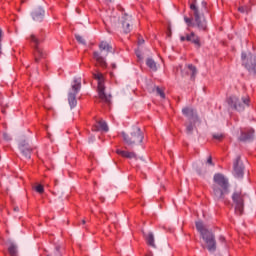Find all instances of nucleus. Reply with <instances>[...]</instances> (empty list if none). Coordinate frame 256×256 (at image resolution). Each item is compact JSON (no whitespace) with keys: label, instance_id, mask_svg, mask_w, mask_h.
Wrapping results in <instances>:
<instances>
[{"label":"nucleus","instance_id":"1","mask_svg":"<svg viewBox=\"0 0 256 256\" xmlns=\"http://www.w3.org/2000/svg\"><path fill=\"white\" fill-rule=\"evenodd\" d=\"M213 195L216 201L225 199L229 195V180L223 174H216L214 176Z\"/></svg>","mask_w":256,"mask_h":256},{"label":"nucleus","instance_id":"2","mask_svg":"<svg viewBox=\"0 0 256 256\" xmlns=\"http://www.w3.org/2000/svg\"><path fill=\"white\" fill-rule=\"evenodd\" d=\"M196 229L199 231L203 241L206 243V248L210 253H215L217 249V242L215 241V235L211 231L207 230L203 225V222H196Z\"/></svg>","mask_w":256,"mask_h":256},{"label":"nucleus","instance_id":"3","mask_svg":"<svg viewBox=\"0 0 256 256\" xmlns=\"http://www.w3.org/2000/svg\"><path fill=\"white\" fill-rule=\"evenodd\" d=\"M122 137H123L124 143H126L128 147H135V145H141L144 139L141 128L137 126L132 127L130 135L126 134L125 132H122Z\"/></svg>","mask_w":256,"mask_h":256},{"label":"nucleus","instance_id":"4","mask_svg":"<svg viewBox=\"0 0 256 256\" xmlns=\"http://www.w3.org/2000/svg\"><path fill=\"white\" fill-rule=\"evenodd\" d=\"M99 51L100 52L93 53L94 59L100 67H107V61L105 60V57H107L109 53H113V46H111L109 42L102 41L99 44Z\"/></svg>","mask_w":256,"mask_h":256},{"label":"nucleus","instance_id":"5","mask_svg":"<svg viewBox=\"0 0 256 256\" xmlns=\"http://www.w3.org/2000/svg\"><path fill=\"white\" fill-rule=\"evenodd\" d=\"M81 91V77L74 78L68 92V103L71 109L77 107V94Z\"/></svg>","mask_w":256,"mask_h":256},{"label":"nucleus","instance_id":"6","mask_svg":"<svg viewBox=\"0 0 256 256\" xmlns=\"http://www.w3.org/2000/svg\"><path fill=\"white\" fill-rule=\"evenodd\" d=\"M94 79L98 81V97L104 103H111V94L105 93V78L98 72L93 74Z\"/></svg>","mask_w":256,"mask_h":256},{"label":"nucleus","instance_id":"7","mask_svg":"<svg viewBox=\"0 0 256 256\" xmlns=\"http://www.w3.org/2000/svg\"><path fill=\"white\" fill-rule=\"evenodd\" d=\"M249 103H251L249 96H243L240 100L237 96H231L228 99V105L236 109V111H245V108L249 107Z\"/></svg>","mask_w":256,"mask_h":256},{"label":"nucleus","instance_id":"8","mask_svg":"<svg viewBox=\"0 0 256 256\" xmlns=\"http://www.w3.org/2000/svg\"><path fill=\"white\" fill-rule=\"evenodd\" d=\"M192 15L194 16V21L198 29L205 31L207 29V22L205 21V16L199 11V8L195 3L190 5Z\"/></svg>","mask_w":256,"mask_h":256},{"label":"nucleus","instance_id":"9","mask_svg":"<svg viewBox=\"0 0 256 256\" xmlns=\"http://www.w3.org/2000/svg\"><path fill=\"white\" fill-rule=\"evenodd\" d=\"M232 201L235 207L236 215H243V209L245 207V195L241 191H236L232 194Z\"/></svg>","mask_w":256,"mask_h":256},{"label":"nucleus","instance_id":"10","mask_svg":"<svg viewBox=\"0 0 256 256\" xmlns=\"http://www.w3.org/2000/svg\"><path fill=\"white\" fill-rule=\"evenodd\" d=\"M31 43H34V59L36 63H39L41 59H45V52H43V49L39 47V43H41V40H39V37L35 34H31L29 37Z\"/></svg>","mask_w":256,"mask_h":256},{"label":"nucleus","instance_id":"11","mask_svg":"<svg viewBox=\"0 0 256 256\" xmlns=\"http://www.w3.org/2000/svg\"><path fill=\"white\" fill-rule=\"evenodd\" d=\"M242 63L249 73L256 74V56L249 53L248 55L242 52Z\"/></svg>","mask_w":256,"mask_h":256},{"label":"nucleus","instance_id":"12","mask_svg":"<svg viewBox=\"0 0 256 256\" xmlns=\"http://www.w3.org/2000/svg\"><path fill=\"white\" fill-rule=\"evenodd\" d=\"M31 17L35 23L43 22V19H45V9L41 6L34 8L31 12Z\"/></svg>","mask_w":256,"mask_h":256},{"label":"nucleus","instance_id":"13","mask_svg":"<svg viewBox=\"0 0 256 256\" xmlns=\"http://www.w3.org/2000/svg\"><path fill=\"white\" fill-rule=\"evenodd\" d=\"M133 21V18L129 14H124L122 16V28L124 30V33H131V30L133 29V26L131 25Z\"/></svg>","mask_w":256,"mask_h":256},{"label":"nucleus","instance_id":"14","mask_svg":"<svg viewBox=\"0 0 256 256\" xmlns=\"http://www.w3.org/2000/svg\"><path fill=\"white\" fill-rule=\"evenodd\" d=\"M19 149L25 159H31V153L33 149L31 148V146H29V143H27V141L22 140L19 143Z\"/></svg>","mask_w":256,"mask_h":256},{"label":"nucleus","instance_id":"15","mask_svg":"<svg viewBox=\"0 0 256 256\" xmlns=\"http://www.w3.org/2000/svg\"><path fill=\"white\" fill-rule=\"evenodd\" d=\"M180 41H189L196 45V47H201V40L199 39V36L195 35L193 32L186 34L185 36L181 35Z\"/></svg>","mask_w":256,"mask_h":256},{"label":"nucleus","instance_id":"16","mask_svg":"<svg viewBox=\"0 0 256 256\" xmlns=\"http://www.w3.org/2000/svg\"><path fill=\"white\" fill-rule=\"evenodd\" d=\"M234 167V175L238 179H241L243 177V163L241 162V157H237L233 164Z\"/></svg>","mask_w":256,"mask_h":256},{"label":"nucleus","instance_id":"17","mask_svg":"<svg viewBox=\"0 0 256 256\" xmlns=\"http://www.w3.org/2000/svg\"><path fill=\"white\" fill-rule=\"evenodd\" d=\"M182 113L185 117H188L190 123H196L198 121L197 112L192 108H184L182 109Z\"/></svg>","mask_w":256,"mask_h":256},{"label":"nucleus","instance_id":"18","mask_svg":"<svg viewBox=\"0 0 256 256\" xmlns=\"http://www.w3.org/2000/svg\"><path fill=\"white\" fill-rule=\"evenodd\" d=\"M117 155H120L121 157H124V159H134V161H137V154L135 152H129L121 149L116 150Z\"/></svg>","mask_w":256,"mask_h":256},{"label":"nucleus","instance_id":"19","mask_svg":"<svg viewBox=\"0 0 256 256\" xmlns=\"http://www.w3.org/2000/svg\"><path fill=\"white\" fill-rule=\"evenodd\" d=\"M254 133H255V130H253V129H249L248 131H242L240 140L241 141H249L253 138Z\"/></svg>","mask_w":256,"mask_h":256},{"label":"nucleus","instance_id":"20","mask_svg":"<svg viewBox=\"0 0 256 256\" xmlns=\"http://www.w3.org/2000/svg\"><path fill=\"white\" fill-rule=\"evenodd\" d=\"M146 65L147 67H149V69H151L152 71H156L157 70V63H155V60L148 58L146 60Z\"/></svg>","mask_w":256,"mask_h":256},{"label":"nucleus","instance_id":"21","mask_svg":"<svg viewBox=\"0 0 256 256\" xmlns=\"http://www.w3.org/2000/svg\"><path fill=\"white\" fill-rule=\"evenodd\" d=\"M146 241L150 247H155V237L153 236V233H149L146 236Z\"/></svg>","mask_w":256,"mask_h":256},{"label":"nucleus","instance_id":"22","mask_svg":"<svg viewBox=\"0 0 256 256\" xmlns=\"http://www.w3.org/2000/svg\"><path fill=\"white\" fill-rule=\"evenodd\" d=\"M8 252L11 256H17V245L10 243L8 247Z\"/></svg>","mask_w":256,"mask_h":256},{"label":"nucleus","instance_id":"23","mask_svg":"<svg viewBox=\"0 0 256 256\" xmlns=\"http://www.w3.org/2000/svg\"><path fill=\"white\" fill-rule=\"evenodd\" d=\"M98 125L102 131H109V126H107V122L100 120Z\"/></svg>","mask_w":256,"mask_h":256},{"label":"nucleus","instance_id":"24","mask_svg":"<svg viewBox=\"0 0 256 256\" xmlns=\"http://www.w3.org/2000/svg\"><path fill=\"white\" fill-rule=\"evenodd\" d=\"M188 69L191 73V78L193 79L197 75V69L193 65H188Z\"/></svg>","mask_w":256,"mask_h":256},{"label":"nucleus","instance_id":"25","mask_svg":"<svg viewBox=\"0 0 256 256\" xmlns=\"http://www.w3.org/2000/svg\"><path fill=\"white\" fill-rule=\"evenodd\" d=\"M75 37H76V40L78 41V43H80L81 45H85V39L82 38L81 35L76 34Z\"/></svg>","mask_w":256,"mask_h":256},{"label":"nucleus","instance_id":"26","mask_svg":"<svg viewBox=\"0 0 256 256\" xmlns=\"http://www.w3.org/2000/svg\"><path fill=\"white\" fill-rule=\"evenodd\" d=\"M35 191H37V193H44L45 189L43 188V185L39 184L35 187Z\"/></svg>","mask_w":256,"mask_h":256},{"label":"nucleus","instance_id":"27","mask_svg":"<svg viewBox=\"0 0 256 256\" xmlns=\"http://www.w3.org/2000/svg\"><path fill=\"white\" fill-rule=\"evenodd\" d=\"M238 11H240V13H249V7L247 6L239 7Z\"/></svg>","mask_w":256,"mask_h":256},{"label":"nucleus","instance_id":"28","mask_svg":"<svg viewBox=\"0 0 256 256\" xmlns=\"http://www.w3.org/2000/svg\"><path fill=\"white\" fill-rule=\"evenodd\" d=\"M185 23H187L188 27H193L195 24H193L191 18L184 17Z\"/></svg>","mask_w":256,"mask_h":256},{"label":"nucleus","instance_id":"29","mask_svg":"<svg viewBox=\"0 0 256 256\" xmlns=\"http://www.w3.org/2000/svg\"><path fill=\"white\" fill-rule=\"evenodd\" d=\"M213 139H216L217 141H221V139H223V134L215 133L213 134Z\"/></svg>","mask_w":256,"mask_h":256},{"label":"nucleus","instance_id":"30","mask_svg":"<svg viewBox=\"0 0 256 256\" xmlns=\"http://www.w3.org/2000/svg\"><path fill=\"white\" fill-rule=\"evenodd\" d=\"M187 131L188 133H191L193 131V124L187 125Z\"/></svg>","mask_w":256,"mask_h":256},{"label":"nucleus","instance_id":"31","mask_svg":"<svg viewBox=\"0 0 256 256\" xmlns=\"http://www.w3.org/2000/svg\"><path fill=\"white\" fill-rule=\"evenodd\" d=\"M136 57H138V59H143V56L141 55V51L139 50L136 51Z\"/></svg>","mask_w":256,"mask_h":256},{"label":"nucleus","instance_id":"32","mask_svg":"<svg viewBox=\"0 0 256 256\" xmlns=\"http://www.w3.org/2000/svg\"><path fill=\"white\" fill-rule=\"evenodd\" d=\"M156 95H161V88L159 86L156 87Z\"/></svg>","mask_w":256,"mask_h":256},{"label":"nucleus","instance_id":"33","mask_svg":"<svg viewBox=\"0 0 256 256\" xmlns=\"http://www.w3.org/2000/svg\"><path fill=\"white\" fill-rule=\"evenodd\" d=\"M207 163H208V165H213V159L211 157H209L207 159Z\"/></svg>","mask_w":256,"mask_h":256},{"label":"nucleus","instance_id":"34","mask_svg":"<svg viewBox=\"0 0 256 256\" xmlns=\"http://www.w3.org/2000/svg\"><path fill=\"white\" fill-rule=\"evenodd\" d=\"M3 55V47L1 45V42H0V57Z\"/></svg>","mask_w":256,"mask_h":256},{"label":"nucleus","instance_id":"35","mask_svg":"<svg viewBox=\"0 0 256 256\" xmlns=\"http://www.w3.org/2000/svg\"><path fill=\"white\" fill-rule=\"evenodd\" d=\"M2 37H3V30L0 29V43H1Z\"/></svg>","mask_w":256,"mask_h":256},{"label":"nucleus","instance_id":"36","mask_svg":"<svg viewBox=\"0 0 256 256\" xmlns=\"http://www.w3.org/2000/svg\"><path fill=\"white\" fill-rule=\"evenodd\" d=\"M4 139H6V141H9V135L4 134Z\"/></svg>","mask_w":256,"mask_h":256},{"label":"nucleus","instance_id":"37","mask_svg":"<svg viewBox=\"0 0 256 256\" xmlns=\"http://www.w3.org/2000/svg\"><path fill=\"white\" fill-rule=\"evenodd\" d=\"M161 98L165 99V94L163 92L161 93Z\"/></svg>","mask_w":256,"mask_h":256},{"label":"nucleus","instance_id":"38","mask_svg":"<svg viewBox=\"0 0 256 256\" xmlns=\"http://www.w3.org/2000/svg\"><path fill=\"white\" fill-rule=\"evenodd\" d=\"M220 241H225V237L221 236Z\"/></svg>","mask_w":256,"mask_h":256},{"label":"nucleus","instance_id":"39","mask_svg":"<svg viewBox=\"0 0 256 256\" xmlns=\"http://www.w3.org/2000/svg\"><path fill=\"white\" fill-rule=\"evenodd\" d=\"M14 211H19V207H15V208H14Z\"/></svg>","mask_w":256,"mask_h":256},{"label":"nucleus","instance_id":"40","mask_svg":"<svg viewBox=\"0 0 256 256\" xmlns=\"http://www.w3.org/2000/svg\"><path fill=\"white\" fill-rule=\"evenodd\" d=\"M202 5H203V7H205V5H207V3H205V2H202Z\"/></svg>","mask_w":256,"mask_h":256},{"label":"nucleus","instance_id":"41","mask_svg":"<svg viewBox=\"0 0 256 256\" xmlns=\"http://www.w3.org/2000/svg\"><path fill=\"white\" fill-rule=\"evenodd\" d=\"M86 221L85 220H82V224L85 225Z\"/></svg>","mask_w":256,"mask_h":256},{"label":"nucleus","instance_id":"42","mask_svg":"<svg viewBox=\"0 0 256 256\" xmlns=\"http://www.w3.org/2000/svg\"><path fill=\"white\" fill-rule=\"evenodd\" d=\"M107 1H109L111 3L113 0H107Z\"/></svg>","mask_w":256,"mask_h":256},{"label":"nucleus","instance_id":"43","mask_svg":"<svg viewBox=\"0 0 256 256\" xmlns=\"http://www.w3.org/2000/svg\"><path fill=\"white\" fill-rule=\"evenodd\" d=\"M140 43H143V40H142V41H140Z\"/></svg>","mask_w":256,"mask_h":256}]
</instances>
